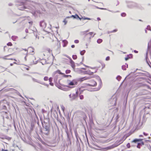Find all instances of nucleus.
Listing matches in <instances>:
<instances>
[{
    "label": "nucleus",
    "instance_id": "f257e3e1",
    "mask_svg": "<svg viewBox=\"0 0 151 151\" xmlns=\"http://www.w3.org/2000/svg\"><path fill=\"white\" fill-rule=\"evenodd\" d=\"M43 129V133L45 135H48L49 134L50 130V125L48 122L44 121V123L42 122Z\"/></svg>",
    "mask_w": 151,
    "mask_h": 151
},
{
    "label": "nucleus",
    "instance_id": "f03ea898",
    "mask_svg": "<svg viewBox=\"0 0 151 151\" xmlns=\"http://www.w3.org/2000/svg\"><path fill=\"white\" fill-rule=\"evenodd\" d=\"M78 81L76 79H73L72 81L68 80L67 82L69 85L73 86L77 84Z\"/></svg>",
    "mask_w": 151,
    "mask_h": 151
},
{
    "label": "nucleus",
    "instance_id": "7ed1b4c3",
    "mask_svg": "<svg viewBox=\"0 0 151 151\" xmlns=\"http://www.w3.org/2000/svg\"><path fill=\"white\" fill-rule=\"evenodd\" d=\"M73 18V19H76L77 20L79 19L80 20H81V18H80L77 14H76L75 15H72L70 16L67 17H66V18Z\"/></svg>",
    "mask_w": 151,
    "mask_h": 151
},
{
    "label": "nucleus",
    "instance_id": "20e7f679",
    "mask_svg": "<svg viewBox=\"0 0 151 151\" xmlns=\"http://www.w3.org/2000/svg\"><path fill=\"white\" fill-rule=\"evenodd\" d=\"M40 25L43 29V30L45 28V27L46 26V24L45 22L44 21L42 20L40 22Z\"/></svg>",
    "mask_w": 151,
    "mask_h": 151
},
{
    "label": "nucleus",
    "instance_id": "39448f33",
    "mask_svg": "<svg viewBox=\"0 0 151 151\" xmlns=\"http://www.w3.org/2000/svg\"><path fill=\"white\" fill-rule=\"evenodd\" d=\"M117 146V145H116L113 144L107 147L104 148H103V149L104 150V151H106L107 150L113 149L115 147H116Z\"/></svg>",
    "mask_w": 151,
    "mask_h": 151
},
{
    "label": "nucleus",
    "instance_id": "423d86ee",
    "mask_svg": "<svg viewBox=\"0 0 151 151\" xmlns=\"http://www.w3.org/2000/svg\"><path fill=\"white\" fill-rule=\"evenodd\" d=\"M97 84L96 82L94 81H92L91 84H85V85L86 86H95Z\"/></svg>",
    "mask_w": 151,
    "mask_h": 151
},
{
    "label": "nucleus",
    "instance_id": "0eeeda50",
    "mask_svg": "<svg viewBox=\"0 0 151 151\" xmlns=\"http://www.w3.org/2000/svg\"><path fill=\"white\" fill-rule=\"evenodd\" d=\"M51 25L50 24H49V26L47 27H45V29H44V31L48 33L50 32V31L51 30Z\"/></svg>",
    "mask_w": 151,
    "mask_h": 151
},
{
    "label": "nucleus",
    "instance_id": "6e6552de",
    "mask_svg": "<svg viewBox=\"0 0 151 151\" xmlns=\"http://www.w3.org/2000/svg\"><path fill=\"white\" fill-rule=\"evenodd\" d=\"M97 70L94 72H91L90 70H88L85 72L84 73L86 74H88L89 75H93L94 73H96L97 72Z\"/></svg>",
    "mask_w": 151,
    "mask_h": 151
},
{
    "label": "nucleus",
    "instance_id": "1a4fd4ad",
    "mask_svg": "<svg viewBox=\"0 0 151 151\" xmlns=\"http://www.w3.org/2000/svg\"><path fill=\"white\" fill-rule=\"evenodd\" d=\"M91 78V77H83L79 78L78 79V81H82L83 80H87L90 79Z\"/></svg>",
    "mask_w": 151,
    "mask_h": 151
},
{
    "label": "nucleus",
    "instance_id": "9d476101",
    "mask_svg": "<svg viewBox=\"0 0 151 151\" xmlns=\"http://www.w3.org/2000/svg\"><path fill=\"white\" fill-rule=\"evenodd\" d=\"M75 136H76V142L77 145L79 147H80V144L79 143V140H78V137H79L78 136V134L76 132V133H75Z\"/></svg>",
    "mask_w": 151,
    "mask_h": 151
},
{
    "label": "nucleus",
    "instance_id": "9b49d317",
    "mask_svg": "<svg viewBox=\"0 0 151 151\" xmlns=\"http://www.w3.org/2000/svg\"><path fill=\"white\" fill-rule=\"evenodd\" d=\"M86 86L85 85V84L83 86H81L80 88H79V90L80 91V93L81 94L84 91L86 90L85 89H83L82 88H85V87H86Z\"/></svg>",
    "mask_w": 151,
    "mask_h": 151
},
{
    "label": "nucleus",
    "instance_id": "f8f14e48",
    "mask_svg": "<svg viewBox=\"0 0 151 151\" xmlns=\"http://www.w3.org/2000/svg\"><path fill=\"white\" fill-rule=\"evenodd\" d=\"M77 97V94L73 93L71 99H70V100L71 101H72L73 100H74L76 99Z\"/></svg>",
    "mask_w": 151,
    "mask_h": 151
},
{
    "label": "nucleus",
    "instance_id": "ddd939ff",
    "mask_svg": "<svg viewBox=\"0 0 151 151\" xmlns=\"http://www.w3.org/2000/svg\"><path fill=\"white\" fill-rule=\"evenodd\" d=\"M70 63L71 64V66L74 69L75 67V63L72 59H71L70 61Z\"/></svg>",
    "mask_w": 151,
    "mask_h": 151
},
{
    "label": "nucleus",
    "instance_id": "4468645a",
    "mask_svg": "<svg viewBox=\"0 0 151 151\" xmlns=\"http://www.w3.org/2000/svg\"><path fill=\"white\" fill-rule=\"evenodd\" d=\"M31 11L30 12L32 13V15H34V16H36L37 15V11L36 10L35 11V10H31Z\"/></svg>",
    "mask_w": 151,
    "mask_h": 151
},
{
    "label": "nucleus",
    "instance_id": "2eb2a0df",
    "mask_svg": "<svg viewBox=\"0 0 151 151\" xmlns=\"http://www.w3.org/2000/svg\"><path fill=\"white\" fill-rule=\"evenodd\" d=\"M6 68L0 66V70L2 72H3L6 70Z\"/></svg>",
    "mask_w": 151,
    "mask_h": 151
},
{
    "label": "nucleus",
    "instance_id": "dca6fc26",
    "mask_svg": "<svg viewBox=\"0 0 151 151\" xmlns=\"http://www.w3.org/2000/svg\"><path fill=\"white\" fill-rule=\"evenodd\" d=\"M81 19H83V20H85V19L90 20H91V18H89L86 17H83L82 16H81Z\"/></svg>",
    "mask_w": 151,
    "mask_h": 151
},
{
    "label": "nucleus",
    "instance_id": "f3484780",
    "mask_svg": "<svg viewBox=\"0 0 151 151\" xmlns=\"http://www.w3.org/2000/svg\"><path fill=\"white\" fill-rule=\"evenodd\" d=\"M32 80L34 82H35L40 84L41 83L40 82V81L37 80V79H35L32 78Z\"/></svg>",
    "mask_w": 151,
    "mask_h": 151
},
{
    "label": "nucleus",
    "instance_id": "a211bd4d",
    "mask_svg": "<svg viewBox=\"0 0 151 151\" xmlns=\"http://www.w3.org/2000/svg\"><path fill=\"white\" fill-rule=\"evenodd\" d=\"M17 37L15 36H13L12 37V39L14 41H15L16 39L17 38Z\"/></svg>",
    "mask_w": 151,
    "mask_h": 151
},
{
    "label": "nucleus",
    "instance_id": "6ab92c4d",
    "mask_svg": "<svg viewBox=\"0 0 151 151\" xmlns=\"http://www.w3.org/2000/svg\"><path fill=\"white\" fill-rule=\"evenodd\" d=\"M86 52V51L85 50H83L82 51H81L80 52V54L81 55H83Z\"/></svg>",
    "mask_w": 151,
    "mask_h": 151
},
{
    "label": "nucleus",
    "instance_id": "aec40b11",
    "mask_svg": "<svg viewBox=\"0 0 151 151\" xmlns=\"http://www.w3.org/2000/svg\"><path fill=\"white\" fill-rule=\"evenodd\" d=\"M102 41H103V40H102V39H99L97 40V42L98 43L100 44V43H101L102 42Z\"/></svg>",
    "mask_w": 151,
    "mask_h": 151
},
{
    "label": "nucleus",
    "instance_id": "412c9836",
    "mask_svg": "<svg viewBox=\"0 0 151 151\" xmlns=\"http://www.w3.org/2000/svg\"><path fill=\"white\" fill-rule=\"evenodd\" d=\"M140 144L142 145H144V142L143 141H142L141 142L138 143L137 144V147H139V145Z\"/></svg>",
    "mask_w": 151,
    "mask_h": 151
},
{
    "label": "nucleus",
    "instance_id": "4be33fe9",
    "mask_svg": "<svg viewBox=\"0 0 151 151\" xmlns=\"http://www.w3.org/2000/svg\"><path fill=\"white\" fill-rule=\"evenodd\" d=\"M151 42L150 41H149V42H148V47H147L148 49V50L150 49V48L151 46H150V44H151Z\"/></svg>",
    "mask_w": 151,
    "mask_h": 151
},
{
    "label": "nucleus",
    "instance_id": "5701e85b",
    "mask_svg": "<svg viewBox=\"0 0 151 151\" xmlns=\"http://www.w3.org/2000/svg\"><path fill=\"white\" fill-rule=\"evenodd\" d=\"M122 69H123V70H126V65H123L122 66Z\"/></svg>",
    "mask_w": 151,
    "mask_h": 151
},
{
    "label": "nucleus",
    "instance_id": "b1692460",
    "mask_svg": "<svg viewBox=\"0 0 151 151\" xmlns=\"http://www.w3.org/2000/svg\"><path fill=\"white\" fill-rule=\"evenodd\" d=\"M121 78V77L120 76H118L116 77V79H117L118 81H119Z\"/></svg>",
    "mask_w": 151,
    "mask_h": 151
},
{
    "label": "nucleus",
    "instance_id": "393cba45",
    "mask_svg": "<svg viewBox=\"0 0 151 151\" xmlns=\"http://www.w3.org/2000/svg\"><path fill=\"white\" fill-rule=\"evenodd\" d=\"M137 139H134L132 141V142H134L135 143H137Z\"/></svg>",
    "mask_w": 151,
    "mask_h": 151
},
{
    "label": "nucleus",
    "instance_id": "a878e982",
    "mask_svg": "<svg viewBox=\"0 0 151 151\" xmlns=\"http://www.w3.org/2000/svg\"><path fill=\"white\" fill-rule=\"evenodd\" d=\"M146 29L149 30H150L151 31V27L150 25L147 26V27L146 28Z\"/></svg>",
    "mask_w": 151,
    "mask_h": 151
},
{
    "label": "nucleus",
    "instance_id": "bb28decb",
    "mask_svg": "<svg viewBox=\"0 0 151 151\" xmlns=\"http://www.w3.org/2000/svg\"><path fill=\"white\" fill-rule=\"evenodd\" d=\"M72 58L73 59H76L77 58V56L76 55H73Z\"/></svg>",
    "mask_w": 151,
    "mask_h": 151
},
{
    "label": "nucleus",
    "instance_id": "cd10ccee",
    "mask_svg": "<svg viewBox=\"0 0 151 151\" xmlns=\"http://www.w3.org/2000/svg\"><path fill=\"white\" fill-rule=\"evenodd\" d=\"M98 78L99 79V86H101V84H102V81H101V78H100L99 76L98 77Z\"/></svg>",
    "mask_w": 151,
    "mask_h": 151
},
{
    "label": "nucleus",
    "instance_id": "c85d7f7f",
    "mask_svg": "<svg viewBox=\"0 0 151 151\" xmlns=\"http://www.w3.org/2000/svg\"><path fill=\"white\" fill-rule=\"evenodd\" d=\"M70 70H67L65 71V73L66 74H68L70 72Z\"/></svg>",
    "mask_w": 151,
    "mask_h": 151
},
{
    "label": "nucleus",
    "instance_id": "c756f323",
    "mask_svg": "<svg viewBox=\"0 0 151 151\" xmlns=\"http://www.w3.org/2000/svg\"><path fill=\"white\" fill-rule=\"evenodd\" d=\"M84 65L86 67H88V68H91V69H95V68H96V67L92 68V67H89V66H88L86 65Z\"/></svg>",
    "mask_w": 151,
    "mask_h": 151
},
{
    "label": "nucleus",
    "instance_id": "7c9ffc66",
    "mask_svg": "<svg viewBox=\"0 0 151 151\" xmlns=\"http://www.w3.org/2000/svg\"><path fill=\"white\" fill-rule=\"evenodd\" d=\"M93 33V32H90L88 33H87L86 34L85 36L87 35L88 34H89L90 35H91Z\"/></svg>",
    "mask_w": 151,
    "mask_h": 151
},
{
    "label": "nucleus",
    "instance_id": "2f4dec72",
    "mask_svg": "<svg viewBox=\"0 0 151 151\" xmlns=\"http://www.w3.org/2000/svg\"><path fill=\"white\" fill-rule=\"evenodd\" d=\"M44 81H47L48 79V78L47 77V76H45V77L44 78Z\"/></svg>",
    "mask_w": 151,
    "mask_h": 151
},
{
    "label": "nucleus",
    "instance_id": "473e14b6",
    "mask_svg": "<svg viewBox=\"0 0 151 151\" xmlns=\"http://www.w3.org/2000/svg\"><path fill=\"white\" fill-rule=\"evenodd\" d=\"M121 15L122 17H125L126 15V14L125 13L123 12L121 13Z\"/></svg>",
    "mask_w": 151,
    "mask_h": 151
},
{
    "label": "nucleus",
    "instance_id": "72a5a7b5",
    "mask_svg": "<svg viewBox=\"0 0 151 151\" xmlns=\"http://www.w3.org/2000/svg\"><path fill=\"white\" fill-rule=\"evenodd\" d=\"M7 45L8 46H11L12 45V44L11 42H8V43H7Z\"/></svg>",
    "mask_w": 151,
    "mask_h": 151
},
{
    "label": "nucleus",
    "instance_id": "f704fd0d",
    "mask_svg": "<svg viewBox=\"0 0 151 151\" xmlns=\"http://www.w3.org/2000/svg\"><path fill=\"white\" fill-rule=\"evenodd\" d=\"M127 148H129L130 147V144L129 143H128L127 145Z\"/></svg>",
    "mask_w": 151,
    "mask_h": 151
},
{
    "label": "nucleus",
    "instance_id": "c9c22d12",
    "mask_svg": "<svg viewBox=\"0 0 151 151\" xmlns=\"http://www.w3.org/2000/svg\"><path fill=\"white\" fill-rule=\"evenodd\" d=\"M130 58L129 56V55H128L127 57L125 58V59L126 60H127Z\"/></svg>",
    "mask_w": 151,
    "mask_h": 151
},
{
    "label": "nucleus",
    "instance_id": "e433bc0d",
    "mask_svg": "<svg viewBox=\"0 0 151 151\" xmlns=\"http://www.w3.org/2000/svg\"><path fill=\"white\" fill-rule=\"evenodd\" d=\"M34 34L35 35L36 38H37L38 39H39V37L37 36V32H36L35 33L34 32Z\"/></svg>",
    "mask_w": 151,
    "mask_h": 151
},
{
    "label": "nucleus",
    "instance_id": "4c0bfd02",
    "mask_svg": "<svg viewBox=\"0 0 151 151\" xmlns=\"http://www.w3.org/2000/svg\"><path fill=\"white\" fill-rule=\"evenodd\" d=\"M80 99H83V95H81L80 96Z\"/></svg>",
    "mask_w": 151,
    "mask_h": 151
},
{
    "label": "nucleus",
    "instance_id": "58836bf2",
    "mask_svg": "<svg viewBox=\"0 0 151 151\" xmlns=\"http://www.w3.org/2000/svg\"><path fill=\"white\" fill-rule=\"evenodd\" d=\"M146 60H148V53L147 52L146 53Z\"/></svg>",
    "mask_w": 151,
    "mask_h": 151
},
{
    "label": "nucleus",
    "instance_id": "ea45409f",
    "mask_svg": "<svg viewBox=\"0 0 151 151\" xmlns=\"http://www.w3.org/2000/svg\"><path fill=\"white\" fill-rule=\"evenodd\" d=\"M109 60H110V57L109 56H107L106 58V61Z\"/></svg>",
    "mask_w": 151,
    "mask_h": 151
},
{
    "label": "nucleus",
    "instance_id": "a19ab883",
    "mask_svg": "<svg viewBox=\"0 0 151 151\" xmlns=\"http://www.w3.org/2000/svg\"><path fill=\"white\" fill-rule=\"evenodd\" d=\"M113 101L114 102V105H116V99H113Z\"/></svg>",
    "mask_w": 151,
    "mask_h": 151
},
{
    "label": "nucleus",
    "instance_id": "79ce46f5",
    "mask_svg": "<svg viewBox=\"0 0 151 151\" xmlns=\"http://www.w3.org/2000/svg\"><path fill=\"white\" fill-rule=\"evenodd\" d=\"M56 72L57 73L60 74H62V73L60 72V71L59 70H58L56 71Z\"/></svg>",
    "mask_w": 151,
    "mask_h": 151
},
{
    "label": "nucleus",
    "instance_id": "37998d69",
    "mask_svg": "<svg viewBox=\"0 0 151 151\" xmlns=\"http://www.w3.org/2000/svg\"><path fill=\"white\" fill-rule=\"evenodd\" d=\"M63 22H64L65 23H64V24L65 25L66 24L67 22V21H66V20H65V19L63 21Z\"/></svg>",
    "mask_w": 151,
    "mask_h": 151
},
{
    "label": "nucleus",
    "instance_id": "c03bdc74",
    "mask_svg": "<svg viewBox=\"0 0 151 151\" xmlns=\"http://www.w3.org/2000/svg\"><path fill=\"white\" fill-rule=\"evenodd\" d=\"M52 78L51 77L50 78H49V81L50 82H52Z\"/></svg>",
    "mask_w": 151,
    "mask_h": 151
},
{
    "label": "nucleus",
    "instance_id": "a18cd8bd",
    "mask_svg": "<svg viewBox=\"0 0 151 151\" xmlns=\"http://www.w3.org/2000/svg\"><path fill=\"white\" fill-rule=\"evenodd\" d=\"M143 139H137V142H138L141 141Z\"/></svg>",
    "mask_w": 151,
    "mask_h": 151
},
{
    "label": "nucleus",
    "instance_id": "49530a36",
    "mask_svg": "<svg viewBox=\"0 0 151 151\" xmlns=\"http://www.w3.org/2000/svg\"><path fill=\"white\" fill-rule=\"evenodd\" d=\"M74 42L76 43H78L79 42V40H75L74 41Z\"/></svg>",
    "mask_w": 151,
    "mask_h": 151
},
{
    "label": "nucleus",
    "instance_id": "de8ad7c7",
    "mask_svg": "<svg viewBox=\"0 0 151 151\" xmlns=\"http://www.w3.org/2000/svg\"><path fill=\"white\" fill-rule=\"evenodd\" d=\"M117 31V30L116 29H114L112 31H111V33H112V32H116V31Z\"/></svg>",
    "mask_w": 151,
    "mask_h": 151
},
{
    "label": "nucleus",
    "instance_id": "09e8293b",
    "mask_svg": "<svg viewBox=\"0 0 151 151\" xmlns=\"http://www.w3.org/2000/svg\"><path fill=\"white\" fill-rule=\"evenodd\" d=\"M64 76L65 77H68V76H70V77H71V75H64Z\"/></svg>",
    "mask_w": 151,
    "mask_h": 151
},
{
    "label": "nucleus",
    "instance_id": "8fccbe9b",
    "mask_svg": "<svg viewBox=\"0 0 151 151\" xmlns=\"http://www.w3.org/2000/svg\"><path fill=\"white\" fill-rule=\"evenodd\" d=\"M63 42H64L65 44H67L68 43V42L67 41H66V40H64L63 41Z\"/></svg>",
    "mask_w": 151,
    "mask_h": 151
},
{
    "label": "nucleus",
    "instance_id": "3c124183",
    "mask_svg": "<svg viewBox=\"0 0 151 151\" xmlns=\"http://www.w3.org/2000/svg\"><path fill=\"white\" fill-rule=\"evenodd\" d=\"M143 134L145 136H147L148 135V134H147V133H146L145 132H143Z\"/></svg>",
    "mask_w": 151,
    "mask_h": 151
},
{
    "label": "nucleus",
    "instance_id": "603ef678",
    "mask_svg": "<svg viewBox=\"0 0 151 151\" xmlns=\"http://www.w3.org/2000/svg\"><path fill=\"white\" fill-rule=\"evenodd\" d=\"M84 31H83V32H81V34L82 35H84V34H85L86 33V32H84Z\"/></svg>",
    "mask_w": 151,
    "mask_h": 151
},
{
    "label": "nucleus",
    "instance_id": "864d4df0",
    "mask_svg": "<svg viewBox=\"0 0 151 151\" xmlns=\"http://www.w3.org/2000/svg\"><path fill=\"white\" fill-rule=\"evenodd\" d=\"M146 61V62L148 64V65H149V66L150 67H151V66L150 65V64H149V62L148 61V60H147Z\"/></svg>",
    "mask_w": 151,
    "mask_h": 151
},
{
    "label": "nucleus",
    "instance_id": "5fc2aeb1",
    "mask_svg": "<svg viewBox=\"0 0 151 151\" xmlns=\"http://www.w3.org/2000/svg\"><path fill=\"white\" fill-rule=\"evenodd\" d=\"M148 148L150 151H151V147L150 145H149V146L148 147Z\"/></svg>",
    "mask_w": 151,
    "mask_h": 151
},
{
    "label": "nucleus",
    "instance_id": "6e6d98bb",
    "mask_svg": "<svg viewBox=\"0 0 151 151\" xmlns=\"http://www.w3.org/2000/svg\"><path fill=\"white\" fill-rule=\"evenodd\" d=\"M50 84L51 86H53L54 85V84L52 82H50Z\"/></svg>",
    "mask_w": 151,
    "mask_h": 151
},
{
    "label": "nucleus",
    "instance_id": "4d7b16f0",
    "mask_svg": "<svg viewBox=\"0 0 151 151\" xmlns=\"http://www.w3.org/2000/svg\"><path fill=\"white\" fill-rule=\"evenodd\" d=\"M41 84H43L44 85H45L46 86H47V87H48L49 86L48 84H45V83H41Z\"/></svg>",
    "mask_w": 151,
    "mask_h": 151
},
{
    "label": "nucleus",
    "instance_id": "13d9d810",
    "mask_svg": "<svg viewBox=\"0 0 151 151\" xmlns=\"http://www.w3.org/2000/svg\"><path fill=\"white\" fill-rule=\"evenodd\" d=\"M96 8L97 9H104V8H102L98 7H97Z\"/></svg>",
    "mask_w": 151,
    "mask_h": 151
},
{
    "label": "nucleus",
    "instance_id": "bf43d9fd",
    "mask_svg": "<svg viewBox=\"0 0 151 151\" xmlns=\"http://www.w3.org/2000/svg\"><path fill=\"white\" fill-rule=\"evenodd\" d=\"M6 107L5 106H3V109H6Z\"/></svg>",
    "mask_w": 151,
    "mask_h": 151
},
{
    "label": "nucleus",
    "instance_id": "052dcab7",
    "mask_svg": "<svg viewBox=\"0 0 151 151\" xmlns=\"http://www.w3.org/2000/svg\"><path fill=\"white\" fill-rule=\"evenodd\" d=\"M137 70H141V71H143V70H140V69H136V70L135 71H134V73L135 72H136V71Z\"/></svg>",
    "mask_w": 151,
    "mask_h": 151
},
{
    "label": "nucleus",
    "instance_id": "680f3d73",
    "mask_svg": "<svg viewBox=\"0 0 151 151\" xmlns=\"http://www.w3.org/2000/svg\"><path fill=\"white\" fill-rule=\"evenodd\" d=\"M28 23L30 24L31 25L32 24H33V22L32 21H30V22H28Z\"/></svg>",
    "mask_w": 151,
    "mask_h": 151
},
{
    "label": "nucleus",
    "instance_id": "e2e57ef3",
    "mask_svg": "<svg viewBox=\"0 0 151 151\" xmlns=\"http://www.w3.org/2000/svg\"><path fill=\"white\" fill-rule=\"evenodd\" d=\"M35 116H36V119H38V117L37 116L36 114L35 111Z\"/></svg>",
    "mask_w": 151,
    "mask_h": 151
},
{
    "label": "nucleus",
    "instance_id": "0e129e2a",
    "mask_svg": "<svg viewBox=\"0 0 151 151\" xmlns=\"http://www.w3.org/2000/svg\"><path fill=\"white\" fill-rule=\"evenodd\" d=\"M2 151H8L7 150H4L3 149H2Z\"/></svg>",
    "mask_w": 151,
    "mask_h": 151
},
{
    "label": "nucleus",
    "instance_id": "69168bd1",
    "mask_svg": "<svg viewBox=\"0 0 151 151\" xmlns=\"http://www.w3.org/2000/svg\"><path fill=\"white\" fill-rule=\"evenodd\" d=\"M33 62L34 64H36L37 63V61H35V62H34L33 61Z\"/></svg>",
    "mask_w": 151,
    "mask_h": 151
},
{
    "label": "nucleus",
    "instance_id": "338daca9",
    "mask_svg": "<svg viewBox=\"0 0 151 151\" xmlns=\"http://www.w3.org/2000/svg\"><path fill=\"white\" fill-rule=\"evenodd\" d=\"M134 52L135 53H138V51L136 50H134Z\"/></svg>",
    "mask_w": 151,
    "mask_h": 151
},
{
    "label": "nucleus",
    "instance_id": "774afa93",
    "mask_svg": "<svg viewBox=\"0 0 151 151\" xmlns=\"http://www.w3.org/2000/svg\"><path fill=\"white\" fill-rule=\"evenodd\" d=\"M25 32H26V33H28V30L27 29H25Z\"/></svg>",
    "mask_w": 151,
    "mask_h": 151
}]
</instances>
